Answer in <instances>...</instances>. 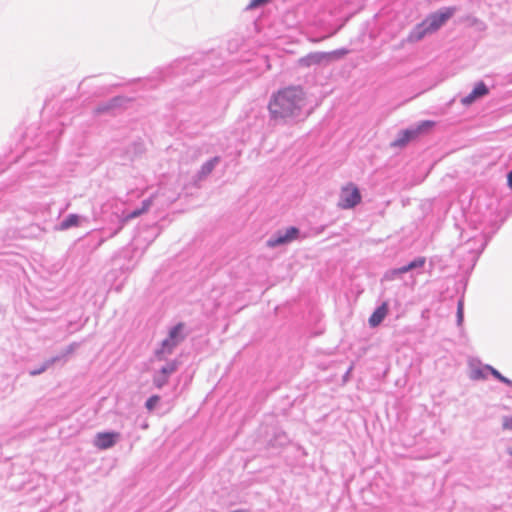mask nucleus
Instances as JSON below:
<instances>
[{
    "instance_id": "nucleus-1",
    "label": "nucleus",
    "mask_w": 512,
    "mask_h": 512,
    "mask_svg": "<svg viewBox=\"0 0 512 512\" xmlns=\"http://www.w3.org/2000/svg\"><path fill=\"white\" fill-rule=\"evenodd\" d=\"M305 104V94L301 87L290 86L275 93L268 105L274 119H285L300 114Z\"/></svg>"
},
{
    "instance_id": "nucleus-2",
    "label": "nucleus",
    "mask_w": 512,
    "mask_h": 512,
    "mask_svg": "<svg viewBox=\"0 0 512 512\" xmlns=\"http://www.w3.org/2000/svg\"><path fill=\"white\" fill-rule=\"evenodd\" d=\"M456 12L455 7H445L437 12L429 14L420 24H418L409 34L408 41L417 42L427 34H431L440 29Z\"/></svg>"
},
{
    "instance_id": "nucleus-3",
    "label": "nucleus",
    "mask_w": 512,
    "mask_h": 512,
    "mask_svg": "<svg viewBox=\"0 0 512 512\" xmlns=\"http://www.w3.org/2000/svg\"><path fill=\"white\" fill-rule=\"evenodd\" d=\"M435 126V122L425 120L420 122L416 127L402 130L397 138L391 142V147L403 148L411 141L416 140L419 136L429 133Z\"/></svg>"
},
{
    "instance_id": "nucleus-4",
    "label": "nucleus",
    "mask_w": 512,
    "mask_h": 512,
    "mask_svg": "<svg viewBox=\"0 0 512 512\" xmlns=\"http://www.w3.org/2000/svg\"><path fill=\"white\" fill-rule=\"evenodd\" d=\"M184 325L182 323L174 326L170 331L166 339L161 343L159 349L155 352V358L159 361L165 359V357L171 354L174 348L184 340Z\"/></svg>"
},
{
    "instance_id": "nucleus-5",
    "label": "nucleus",
    "mask_w": 512,
    "mask_h": 512,
    "mask_svg": "<svg viewBox=\"0 0 512 512\" xmlns=\"http://www.w3.org/2000/svg\"><path fill=\"white\" fill-rule=\"evenodd\" d=\"M361 200L360 190L354 183L349 182L340 189L338 207L352 209L360 204Z\"/></svg>"
},
{
    "instance_id": "nucleus-6",
    "label": "nucleus",
    "mask_w": 512,
    "mask_h": 512,
    "mask_svg": "<svg viewBox=\"0 0 512 512\" xmlns=\"http://www.w3.org/2000/svg\"><path fill=\"white\" fill-rule=\"evenodd\" d=\"M348 53L345 49L334 50L331 52H316L309 54L305 61L307 65H316L325 62L338 60Z\"/></svg>"
},
{
    "instance_id": "nucleus-7",
    "label": "nucleus",
    "mask_w": 512,
    "mask_h": 512,
    "mask_svg": "<svg viewBox=\"0 0 512 512\" xmlns=\"http://www.w3.org/2000/svg\"><path fill=\"white\" fill-rule=\"evenodd\" d=\"M299 230L295 227H289L285 230L278 231L277 234L267 241V245L270 247H276L292 242L298 237Z\"/></svg>"
},
{
    "instance_id": "nucleus-8",
    "label": "nucleus",
    "mask_w": 512,
    "mask_h": 512,
    "mask_svg": "<svg viewBox=\"0 0 512 512\" xmlns=\"http://www.w3.org/2000/svg\"><path fill=\"white\" fill-rule=\"evenodd\" d=\"M178 361L172 360L167 362L161 369L155 373L153 382L157 388H162L168 383V379L178 368Z\"/></svg>"
},
{
    "instance_id": "nucleus-9",
    "label": "nucleus",
    "mask_w": 512,
    "mask_h": 512,
    "mask_svg": "<svg viewBox=\"0 0 512 512\" xmlns=\"http://www.w3.org/2000/svg\"><path fill=\"white\" fill-rule=\"evenodd\" d=\"M118 438L117 432L98 433L95 437V446L101 450L108 449L115 445Z\"/></svg>"
},
{
    "instance_id": "nucleus-10",
    "label": "nucleus",
    "mask_w": 512,
    "mask_h": 512,
    "mask_svg": "<svg viewBox=\"0 0 512 512\" xmlns=\"http://www.w3.org/2000/svg\"><path fill=\"white\" fill-rule=\"evenodd\" d=\"M489 92L488 88L483 82H479L476 84L474 89L471 91L470 94L462 98L461 103L463 105H470L472 104L476 99L481 98L485 95H487Z\"/></svg>"
},
{
    "instance_id": "nucleus-11",
    "label": "nucleus",
    "mask_w": 512,
    "mask_h": 512,
    "mask_svg": "<svg viewBox=\"0 0 512 512\" xmlns=\"http://www.w3.org/2000/svg\"><path fill=\"white\" fill-rule=\"evenodd\" d=\"M389 311L388 303L383 302L370 316L368 322L371 327H377L387 316Z\"/></svg>"
},
{
    "instance_id": "nucleus-12",
    "label": "nucleus",
    "mask_w": 512,
    "mask_h": 512,
    "mask_svg": "<svg viewBox=\"0 0 512 512\" xmlns=\"http://www.w3.org/2000/svg\"><path fill=\"white\" fill-rule=\"evenodd\" d=\"M79 222H80L79 216L76 214H71L61 222L60 229L66 230V229H69L70 227L78 226Z\"/></svg>"
},
{
    "instance_id": "nucleus-13",
    "label": "nucleus",
    "mask_w": 512,
    "mask_h": 512,
    "mask_svg": "<svg viewBox=\"0 0 512 512\" xmlns=\"http://www.w3.org/2000/svg\"><path fill=\"white\" fill-rule=\"evenodd\" d=\"M151 206V200H145L143 203H142V208L141 209H137V210H134L133 212H131L128 216H127V219H133V218H136L138 216H140L141 214L145 213L148 211V209L150 208Z\"/></svg>"
},
{
    "instance_id": "nucleus-14",
    "label": "nucleus",
    "mask_w": 512,
    "mask_h": 512,
    "mask_svg": "<svg viewBox=\"0 0 512 512\" xmlns=\"http://www.w3.org/2000/svg\"><path fill=\"white\" fill-rule=\"evenodd\" d=\"M423 265H424V259H418V260L412 261L411 263H409L406 266H403V267L399 268L395 272H397V273H405V272H408L411 269L422 267Z\"/></svg>"
},
{
    "instance_id": "nucleus-15",
    "label": "nucleus",
    "mask_w": 512,
    "mask_h": 512,
    "mask_svg": "<svg viewBox=\"0 0 512 512\" xmlns=\"http://www.w3.org/2000/svg\"><path fill=\"white\" fill-rule=\"evenodd\" d=\"M159 401H160V397L158 395H153L148 398L145 406L149 411H152L156 407V405L159 403Z\"/></svg>"
},
{
    "instance_id": "nucleus-16",
    "label": "nucleus",
    "mask_w": 512,
    "mask_h": 512,
    "mask_svg": "<svg viewBox=\"0 0 512 512\" xmlns=\"http://www.w3.org/2000/svg\"><path fill=\"white\" fill-rule=\"evenodd\" d=\"M217 161H218V159L214 158L213 160H210L207 163H205L202 167V173L205 175L209 174L214 169Z\"/></svg>"
},
{
    "instance_id": "nucleus-17",
    "label": "nucleus",
    "mask_w": 512,
    "mask_h": 512,
    "mask_svg": "<svg viewBox=\"0 0 512 512\" xmlns=\"http://www.w3.org/2000/svg\"><path fill=\"white\" fill-rule=\"evenodd\" d=\"M268 2H270V0H251L247 8L255 9L257 7L267 4Z\"/></svg>"
},
{
    "instance_id": "nucleus-18",
    "label": "nucleus",
    "mask_w": 512,
    "mask_h": 512,
    "mask_svg": "<svg viewBox=\"0 0 512 512\" xmlns=\"http://www.w3.org/2000/svg\"><path fill=\"white\" fill-rule=\"evenodd\" d=\"M465 20L470 26H477L482 24V22L475 16H467Z\"/></svg>"
},
{
    "instance_id": "nucleus-19",
    "label": "nucleus",
    "mask_w": 512,
    "mask_h": 512,
    "mask_svg": "<svg viewBox=\"0 0 512 512\" xmlns=\"http://www.w3.org/2000/svg\"><path fill=\"white\" fill-rule=\"evenodd\" d=\"M503 429L512 430V417H505L503 419Z\"/></svg>"
},
{
    "instance_id": "nucleus-20",
    "label": "nucleus",
    "mask_w": 512,
    "mask_h": 512,
    "mask_svg": "<svg viewBox=\"0 0 512 512\" xmlns=\"http://www.w3.org/2000/svg\"><path fill=\"white\" fill-rule=\"evenodd\" d=\"M486 368H487V369L490 371V373H491L495 378H497L498 380H499V378L502 376V375H501V373H500L498 370H496L495 368H493L492 366H487Z\"/></svg>"
},
{
    "instance_id": "nucleus-21",
    "label": "nucleus",
    "mask_w": 512,
    "mask_h": 512,
    "mask_svg": "<svg viewBox=\"0 0 512 512\" xmlns=\"http://www.w3.org/2000/svg\"><path fill=\"white\" fill-rule=\"evenodd\" d=\"M458 319H459L460 322L463 319V305H462L461 302L458 305Z\"/></svg>"
},
{
    "instance_id": "nucleus-22",
    "label": "nucleus",
    "mask_w": 512,
    "mask_h": 512,
    "mask_svg": "<svg viewBox=\"0 0 512 512\" xmlns=\"http://www.w3.org/2000/svg\"><path fill=\"white\" fill-rule=\"evenodd\" d=\"M499 380L507 385L512 386V381L504 377L503 375L499 378Z\"/></svg>"
},
{
    "instance_id": "nucleus-23",
    "label": "nucleus",
    "mask_w": 512,
    "mask_h": 512,
    "mask_svg": "<svg viewBox=\"0 0 512 512\" xmlns=\"http://www.w3.org/2000/svg\"><path fill=\"white\" fill-rule=\"evenodd\" d=\"M507 184L510 188H512V170L507 175Z\"/></svg>"
},
{
    "instance_id": "nucleus-24",
    "label": "nucleus",
    "mask_w": 512,
    "mask_h": 512,
    "mask_svg": "<svg viewBox=\"0 0 512 512\" xmlns=\"http://www.w3.org/2000/svg\"><path fill=\"white\" fill-rule=\"evenodd\" d=\"M44 370H45V367H42V368H41V369H39V370L31 371V372H30V374H31L32 376H35V375L40 374V373H41V372H43Z\"/></svg>"
},
{
    "instance_id": "nucleus-25",
    "label": "nucleus",
    "mask_w": 512,
    "mask_h": 512,
    "mask_svg": "<svg viewBox=\"0 0 512 512\" xmlns=\"http://www.w3.org/2000/svg\"><path fill=\"white\" fill-rule=\"evenodd\" d=\"M509 454L512 456V447L509 449Z\"/></svg>"
}]
</instances>
